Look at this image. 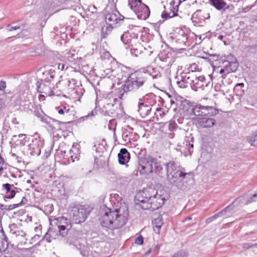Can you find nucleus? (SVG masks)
<instances>
[{"mask_svg":"<svg viewBox=\"0 0 257 257\" xmlns=\"http://www.w3.org/2000/svg\"><path fill=\"white\" fill-rule=\"evenodd\" d=\"M117 103H119L117 97L113 93H111L105 98L104 105H110Z\"/></svg>","mask_w":257,"mask_h":257,"instance_id":"obj_35","label":"nucleus"},{"mask_svg":"<svg viewBox=\"0 0 257 257\" xmlns=\"http://www.w3.org/2000/svg\"><path fill=\"white\" fill-rule=\"evenodd\" d=\"M188 70V72L194 73V72L198 70V65L196 63H192L189 65Z\"/></svg>","mask_w":257,"mask_h":257,"instance_id":"obj_48","label":"nucleus"},{"mask_svg":"<svg viewBox=\"0 0 257 257\" xmlns=\"http://www.w3.org/2000/svg\"><path fill=\"white\" fill-rule=\"evenodd\" d=\"M228 62V64L226 65L224 68H221L219 70V68L214 70L213 73L219 72L220 75L219 78L221 79L219 84L220 86H226L230 84V80L226 79L227 75L231 72H234L236 71L238 67V63L235 60L234 61Z\"/></svg>","mask_w":257,"mask_h":257,"instance_id":"obj_7","label":"nucleus"},{"mask_svg":"<svg viewBox=\"0 0 257 257\" xmlns=\"http://www.w3.org/2000/svg\"><path fill=\"white\" fill-rule=\"evenodd\" d=\"M172 37L176 43L183 45H186L188 38L187 34L181 29H177Z\"/></svg>","mask_w":257,"mask_h":257,"instance_id":"obj_18","label":"nucleus"},{"mask_svg":"<svg viewBox=\"0 0 257 257\" xmlns=\"http://www.w3.org/2000/svg\"><path fill=\"white\" fill-rule=\"evenodd\" d=\"M106 24L111 25L112 26L116 24L118 21L122 20L120 17H118L115 13H108L106 15L105 17Z\"/></svg>","mask_w":257,"mask_h":257,"instance_id":"obj_30","label":"nucleus"},{"mask_svg":"<svg viewBox=\"0 0 257 257\" xmlns=\"http://www.w3.org/2000/svg\"><path fill=\"white\" fill-rule=\"evenodd\" d=\"M146 73H148L149 75L148 79L152 77L153 79L158 78L161 76V73L158 71H156L155 68H149V69L147 70Z\"/></svg>","mask_w":257,"mask_h":257,"instance_id":"obj_40","label":"nucleus"},{"mask_svg":"<svg viewBox=\"0 0 257 257\" xmlns=\"http://www.w3.org/2000/svg\"><path fill=\"white\" fill-rule=\"evenodd\" d=\"M61 154L63 155V159L66 160L68 164H70L71 162V161L69 155L68 154Z\"/></svg>","mask_w":257,"mask_h":257,"instance_id":"obj_58","label":"nucleus"},{"mask_svg":"<svg viewBox=\"0 0 257 257\" xmlns=\"http://www.w3.org/2000/svg\"><path fill=\"white\" fill-rule=\"evenodd\" d=\"M173 130H169L170 133H166L164 132L163 130H158L157 131L155 132V134H157L161 136V138H165L167 139L169 138H172L173 135L171 132Z\"/></svg>","mask_w":257,"mask_h":257,"instance_id":"obj_42","label":"nucleus"},{"mask_svg":"<svg viewBox=\"0 0 257 257\" xmlns=\"http://www.w3.org/2000/svg\"><path fill=\"white\" fill-rule=\"evenodd\" d=\"M10 232L15 235L16 236L24 237L26 235V233L22 229H20L17 224L13 223L10 225Z\"/></svg>","mask_w":257,"mask_h":257,"instance_id":"obj_32","label":"nucleus"},{"mask_svg":"<svg viewBox=\"0 0 257 257\" xmlns=\"http://www.w3.org/2000/svg\"><path fill=\"white\" fill-rule=\"evenodd\" d=\"M138 169L141 174H149L152 173V163H149V157L144 165L139 164Z\"/></svg>","mask_w":257,"mask_h":257,"instance_id":"obj_29","label":"nucleus"},{"mask_svg":"<svg viewBox=\"0 0 257 257\" xmlns=\"http://www.w3.org/2000/svg\"><path fill=\"white\" fill-rule=\"evenodd\" d=\"M128 215L126 206L114 210L107 208L99 221L102 227L106 230H114L121 228L126 223Z\"/></svg>","mask_w":257,"mask_h":257,"instance_id":"obj_1","label":"nucleus"},{"mask_svg":"<svg viewBox=\"0 0 257 257\" xmlns=\"http://www.w3.org/2000/svg\"><path fill=\"white\" fill-rule=\"evenodd\" d=\"M148 73L136 72L132 73L125 80L123 85V92L136 91L144 87L148 80Z\"/></svg>","mask_w":257,"mask_h":257,"instance_id":"obj_3","label":"nucleus"},{"mask_svg":"<svg viewBox=\"0 0 257 257\" xmlns=\"http://www.w3.org/2000/svg\"><path fill=\"white\" fill-rule=\"evenodd\" d=\"M6 87V83L4 81H0V91H5Z\"/></svg>","mask_w":257,"mask_h":257,"instance_id":"obj_63","label":"nucleus"},{"mask_svg":"<svg viewBox=\"0 0 257 257\" xmlns=\"http://www.w3.org/2000/svg\"><path fill=\"white\" fill-rule=\"evenodd\" d=\"M51 135L53 136L54 141H57L60 139H65L70 132L68 130H52Z\"/></svg>","mask_w":257,"mask_h":257,"instance_id":"obj_28","label":"nucleus"},{"mask_svg":"<svg viewBox=\"0 0 257 257\" xmlns=\"http://www.w3.org/2000/svg\"><path fill=\"white\" fill-rule=\"evenodd\" d=\"M116 126V120L115 119H112L109 120L108 128H115Z\"/></svg>","mask_w":257,"mask_h":257,"instance_id":"obj_53","label":"nucleus"},{"mask_svg":"<svg viewBox=\"0 0 257 257\" xmlns=\"http://www.w3.org/2000/svg\"><path fill=\"white\" fill-rule=\"evenodd\" d=\"M244 84L243 83H237L235 85L234 87L233 91L236 95L240 96L242 94L243 92L242 88Z\"/></svg>","mask_w":257,"mask_h":257,"instance_id":"obj_41","label":"nucleus"},{"mask_svg":"<svg viewBox=\"0 0 257 257\" xmlns=\"http://www.w3.org/2000/svg\"><path fill=\"white\" fill-rule=\"evenodd\" d=\"M257 201V193L254 194L251 196L249 197H245L244 195L241 196L237 198H236L234 203H244L245 205H247L248 204L251 203L252 202H255Z\"/></svg>","mask_w":257,"mask_h":257,"instance_id":"obj_25","label":"nucleus"},{"mask_svg":"<svg viewBox=\"0 0 257 257\" xmlns=\"http://www.w3.org/2000/svg\"><path fill=\"white\" fill-rule=\"evenodd\" d=\"M126 49H129L131 53L135 56H138L142 52V46L138 41L136 42V46L135 44H132V45H129L128 47H126Z\"/></svg>","mask_w":257,"mask_h":257,"instance_id":"obj_34","label":"nucleus"},{"mask_svg":"<svg viewBox=\"0 0 257 257\" xmlns=\"http://www.w3.org/2000/svg\"><path fill=\"white\" fill-rule=\"evenodd\" d=\"M218 113V109L212 106H204L200 104L196 105V116H214Z\"/></svg>","mask_w":257,"mask_h":257,"instance_id":"obj_10","label":"nucleus"},{"mask_svg":"<svg viewBox=\"0 0 257 257\" xmlns=\"http://www.w3.org/2000/svg\"><path fill=\"white\" fill-rule=\"evenodd\" d=\"M13 186V185L9 183H6L3 185V189L6 191V195L4 196V199L5 201H6V199H12L15 196L16 192L14 189H12V187Z\"/></svg>","mask_w":257,"mask_h":257,"instance_id":"obj_27","label":"nucleus"},{"mask_svg":"<svg viewBox=\"0 0 257 257\" xmlns=\"http://www.w3.org/2000/svg\"><path fill=\"white\" fill-rule=\"evenodd\" d=\"M183 119L182 118L174 117L172 120L170 121V128H180L178 125V123L181 124L183 123Z\"/></svg>","mask_w":257,"mask_h":257,"instance_id":"obj_39","label":"nucleus"},{"mask_svg":"<svg viewBox=\"0 0 257 257\" xmlns=\"http://www.w3.org/2000/svg\"><path fill=\"white\" fill-rule=\"evenodd\" d=\"M76 83V80L74 79H67L63 80L62 81H59V82L56 84V86L58 87V85L62 83L63 85V90L67 92L68 93H70L74 89Z\"/></svg>","mask_w":257,"mask_h":257,"instance_id":"obj_20","label":"nucleus"},{"mask_svg":"<svg viewBox=\"0 0 257 257\" xmlns=\"http://www.w3.org/2000/svg\"><path fill=\"white\" fill-rule=\"evenodd\" d=\"M14 138L18 137L20 139V144L22 146H24L26 145V142L28 141V138L29 137H27L25 134H20L19 135H14Z\"/></svg>","mask_w":257,"mask_h":257,"instance_id":"obj_44","label":"nucleus"},{"mask_svg":"<svg viewBox=\"0 0 257 257\" xmlns=\"http://www.w3.org/2000/svg\"><path fill=\"white\" fill-rule=\"evenodd\" d=\"M33 107V101H32L30 99L24 101L21 104V107L22 108L23 110L27 112L29 111H32Z\"/></svg>","mask_w":257,"mask_h":257,"instance_id":"obj_36","label":"nucleus"},{"mask_svg":"<svg viewBox=\"0 0 257 257\" xmlns=\"http://www.w3.org/2000/svg\"><path fill=\"white\" fill-rule=\"evenodd\" d=\"M113 29V26L111 25H108L106 24L101 28V37L102 38H105L109 34Z\"/></svg>","mask_w":257,"mask_h":257,"instance_id":"obj_38","label":"nucleus"},{"mask_svg":"<svg viewBox=\"0 0 257 257\" xmlns=\"http://www.w3.org/2000/svg\"><path fill=\"white\" fill-rule=\"evenodd\" d=\"M121 136L122 139L124 141V142H127V141H130V139H127L129 133L127 132V130H121Z\"/></svg>","mask_w":257,"mask_h":257,"instance_id":"obj_50","label":"nucleus"},{"mask_svg":"<svg viewBox=\"0 0 257 257\" xmlns=\"http://www.w3.org/2000/svg\"><path fill=\"white\" fill-rule=\"evenodd\" d=\"M131 121L132 122L135 123L136 126L135 127H143L145 128L147 125V123L145 121L141 120H136L133 118H131L128 121Z\"/></svg>","mask_w":257,"mask_h":257,"instance_id":"obj_45","label":"nucleus"},{"mask_svg":"<svg viewBox=\"0 0 257 257\" xmlns=\"http://www.w3.org/2000/svg\"><path fill=\"white\" fill-rule=\"evenodd\" d=\"M165 200V198L152 187L144 188L138 192L135 197L136 204H139L144 210L157 209L164 204Z\"/></svg>","mask_w":257,"mask_h":257,"instance_id":"obj_2","label":"nucleus"},{"mask_svg":"<svg viewBox=\"0 0 257 257\" xmlns=\"http://www.w3.org/2000/svg\"><path fill=\"white\" fill-rule=\"evenodd\" d=\"M80 145L78 144H74L72 148L68 151H61V153L69 155L71 162H74L76 160H78L80 154Z\"/></svg>","mask_w":257,"mask_h":257,"instance_id":"obj_16","label":"nucleus"},{"mask_svg":"<svg viewBox=\"0 0 257 257\" xmlns=\"http://www.w3.org/2000/svg\"><path fill=\"white\" fill-rule=\"evenodd\" d=\"M46 74V76L45 82L46 83H50L56 76L55 71L53 69H50L49 71H46L43 73V74Z\"/></svg>","mask_w":257,"mask_h":257,"instance_id":"obj_37","label":"nucleus"},{"mask_svg":"<svg viewBox=\"0 0 257 257\" xmlns=\"http://www.w3.org/2000/svg\"><path fill=\"white\" fill-rule=\"evenodd\" d=\"M43 239L46 240L48 242H51L52 241L51 237L47 232L46 233L45 235L43 236Z\"/></svg>","mask_w":257,"mask_h":257,"instance_id":"obj_62","label":"nucleus"},{"mask_svg":"<svg viewBox=\"0 0 257 257\" xmlns=\"http://www.w3.org/2000/svg\"><path fill=\"white\" fill-rule=\"evenodd\" d=\"M210 4L218 11L224 12L229 8V5L223 0H210Z\"/></svg>","mask_w":257,"mask_h":257,"instance_id":"obj_26","label":"nucleus"},{"mask_svg":"<svg viewBox=\"0 0 257 257\" xmlns=\"http://www.w3.org/2000/svg\"><path fill=\"white\" fill-rule=\"evenodd\" d=\"M200 126L203 128L212 127L215 123V120L211 118L201 117L199 119Z\"/></svg>","mask_w":257,"mask_h":257,"instance_id":"obj_33","label":"nucleus"},{"mask_svg":"<svg viewBox=\"0 0 257 257\" xmlns=\"http://www.w3.org/2000/svg\"><path fill=\"white\" fill-rule=\"evenodd\" d=\"M120 103L119 102L110 105H104L103 107L107 115L112 117H115L118 114V111L120 109Z\"/></svg>","mask_w":257,"mask_h":257,"instance_id":"obj_22","label":"nucleus"},{"mask_svg":"<svg viewBox=\"0 0 257 257\" xmlns=\"http://www.w3.org/2000/svg\"><path fill=\"white\" fill-rule=\"evenodd\" d=\"M58 227L59 228V231L60 235H61L62 236H65L67 235L68 230L66 229V226L65 225H59Z\"/></svg>","mask_w":257,"mask_h":257,"instance_id":"obj_47","label":"nucleus"},{"mask_svg":"<svg viewBox=\"0 0 257 257\" xmlns=\"http://www.w3.org/2000/svg\"><path fill=\"white\" fill-rule=\"evenodd\" d=\"M118 163L121 165L126 164L130 159V154L125 148H122L120 150L117 155Z\"/></svg>","mask_w":257,"mask_h":257,"instance_id":"obj_23","label":"nucleus"},{"mask_svg":"<svg viewBox=\"0 0 257 257\" xmlns=\"http://www.w3.org/2000/svg\"><path fill=\"white\" fill-rule=\"evenodd\" d=\"M143 242L144 238L142 235H140L136 239L135 243L139 245H142Z\"/></svg>","mask_w":257,"mask_h":257,"instance_id":"obj_57","label":"nucleus"},{"mask_svg":"<svg viewBox=\"0 0 257 257\" xmlns=\"http://www.w3.org/2000/svg\"><path fill=\"white\" fill-rule=\"evenodd\" d=\"M28 141H31L32 143L28 145V154L32 156H38L41 152V148L43 147L44 143L40 139L39 135L35 133L34 136H31L28 138Z\"/></svg>","mask_w":257,"mask_h":257,"instance_id":"obj_9","label":"nucleus"},{"mask_svg":"<svg viewBox=\"0 0 257 257\" xmlns=\"http://www.w3.org/2000/svg\"><path fill=\"white\" fill-rule=\"evenodd\" d=\"M68 106H63L62 107L58 108V113L61 115H66V116L69 115L70 109Z\"/></svg>","mask_w":257,"mask_h":257,"instance_id":"obj_46","label":"nucleus"},{"mask_svg":"<svg viewBox=\"0 0 257 257\" xmlns=\"http://www.w3.org/2000/svg\"><path fill=\"white\" fill-rule=\"evenodd\" d=\"M217 218H218L217 217V215H216V214H214L212 216H211L210 217H209L207 219H206V223H209L211 222L212 221H213L214 220H215V219H216Z\"/></svg>","mask_w":257,"mask_h":257,"instance_id":"obj_60","label":"nucleus"},{"mask_svg":"<svg viewBox=\"0 0 257 257\" xmlns=\"http://www.w3.org/2000/svg\"><path fill=\"white\" fill-rule=\"evenodd\" d=\"M41 120L44 123H46V125H44V126L45 127H51L52 128H54L55 127L59 126L61 123H70L72 121H68L66 122H62L57 120H56L54 118H52L48 116H44L42 117Z\"/></svg>","mask_w":257,"mask_h":257,"instance_id":"obj_21","label":"nucleus"},{"mask_svg":"<svg viewBox=\"0 0 257 257\" xmlns=\"http://www.w3.org/2000/svg\"><path fill=\"white\" fill-rule=\"evenodd\" d=\"M193 78V73L183 72L181 74L180 79L178 78L177 84L181 88H187L189 85L191 87Z\"/></svg>","mask_w":257,"mask_h":257,"instance_id":"obj_12","label":"nucleus"},{"mask_svg":"<svg viewBox=\"0 0 257 257\" xmlns=\"http://www.w3.org/2000/svg\"><path fill=\"white\" fill-rule=\"evenodd\" d=\"M209 18V14L205 10H198L193 14L192 19L194 22L201 23Z\"/></svg>","mask_w":257,"mask_h":257,"instance_id":"obj_19","label":"nucleus"},{"mask_svg":"<svg viewBox=\"0 0 257 257\" xmlns=\"http://www.w3.org/2000/svg\"><path fill=\"white\" fill-rule=\"evenodd\" d=\"M163 223V219L161 215H159L158 217L153 220L152 224L153 225V229L156 233H160L161 228Z\"/></svg>","mask_w":257,"mask_h":257,"instance_id":"obj_31","label":"nucleus"},{"mask_svg":"<svg viewBox=\"0 0 257 257\" xmlns=\"http://www.w3.org/2000/svg\"><path fill=\"white\" fill-rule=\"evenodd\" d=\"M165 167L167 179L171 184L175 186L182 181L186 175L190 174L183 172L184 169L174 161L167 163Z\"/></svg>","mask_w":257,"mask_h":257,"instance_id":"obj_4","label":"nucleus"},{"mask_svg":"<svg viewBox=\"0 0 257 257\" xmlns=\"http://www.w3.org/2000/svg\"><path fill=\"white\" fill-rule=\"evenodd\" d=\"M147 95L143 96L142 98H140L138 103V111L142 117L148 116L152 110L151 106L148 105L145 101Z\"/></svg>","mask_w":257,"mask_h":257,"instance_id":"obj_14","label":"nucleus"},{"mask_svg":"<svg viewBox=\"0 0 257 257\" xmlns=\"http://www.w3.org/2000/svg\"><path fill=\"white\" fill-rule=\"evenodd\" d=\"M149 162L152 163V173L154 172L160 177H164L166 175V172L163 168V164L157 159L149 156Z\"/></svg>","mask_w":257,"mask_h":257,"instance_id":"obj_11","label":"nucleus"},{"mask_svg":"<svg viewBox=\"0 0 257 257\" xmlns=\"http://www.w3.org/2000/svg\"><path fill=\"white\" fill-rule=\"evenodd\" d=\"M18 205L17 204V203H16V204H11V205H5V210H12L17 207H18Z\"/></svg>","mask_w":257,"mask_h":257,"instance_id":"obj_51","label":"nucleus"},{"mask_svg":"<svg viewBox=\"0 0 257 257\" xmlns=\"http://www.w3.org/2000/svg\"><path fill=\"white\" fill-rule=\"evenodd\" d=\"M172 257H186L184 252H178L175 253Z\"/></svg>","mask_w":257,"mask_h":257,"instance_id":"obj_64","label":"nucleus"},{"mask_svg":"<svg viewBox=\"0 0 257 257\" xmlns=\"http://www.w3.org/2000/svg\"><path fill=\"white\" fill-rule=\"evenodd\" d=\"M191 88L194 91H197L198 89L202 88L203 86H207L208 83L206 82V79L203 75L196 76L193 73Z\"/></svg>","mask_w":257,"mask_h":257,"instance_id":"obj_15","label":"nucleus"},{"mask_svg":"<svg viewBox=\"0 0 257 257\" xmlns=\"http://www.w3.org/2000/svg\"><path fill=\"white\" fill-rule=\"evenodd\" d=\"M6 29L9 31H12L13 30H17L18 29H20L21 26L19 25L12 26L11 25H8Z\"/></svg>","mask_w":257,"mask_h":257,"instance_id":"obj_52","label":"nucleus"},{"mask_svg":"<svg viewBox=\"0 0 257 257\" xmlns=\"http://www.w3.org/2000/svg\"><path fill=\"white\" fill-rule=\"evenodd\" d=\"M247 141L250 143L251 146H257V132L247 137Z\"/></svg>","mask_w":257,"mask_h":257,"instance_id":"obj_43","label":"nucleus"},{"mask_svg":"<svg viewBox=\"0 0 257 257\" xmlns=\"http://www.w3.org/2000/svg\"><path fill=\"white\" fill-rule=\"evenodd\" d=\"M254 245H255V244H253L251 243H244L242 244V246L244 248L248 249V248H249L250 247L254 246Z\"/></svg>","mask_w":257,"mask_h":257,"instance_id":"obj_61","label":"nucleus"},{"mask_svg":"<svg viewBox=\"0 0 257 257\" xmlns=\"http://www.w3.org/2000/svg\"><path fill=\"white\" fill-rule=\"evenodd\" d=\"M138 34L131 33L130 32H124L121 36L120 39L124 45H132L135 44L136 46V42L138 41Z\"/></svg>","mask_w":257,"mask_h":257,"instance_id":"obj_17","label":"nucleus"},{"mask_svg":"<svg viewBox=\"0 0 257 257\" xmlns=\"http://www.w3.org/2000/svg\"><path fill=\"white\" fill-rule=\"evenodd\" d=\"M180 112L187 118L192 115H196V105L193 106L188 101L182 102L180 105Z\"/></svg>","mask_w":257,"mask_h":257,"instance_id":"obj_13","label":"nucleus"},{"mask_svg":"<svg viewBox=\"0 0 257 257\" xmlns=\"http://www.w3.org/2000/svg\"><path fill=\"white\" fill-rule=\"evenodd\" d=\"M69 209L72 221L76 224L84 222L91 212L88 206L80 204H71Z\"/></svg>","mask_w":257,"mask_h":257,"instance_id":"obj_5","label":"nucleus"},{"mask_svg":"<svg viewBox=\"0 0 257 257\" xmlns=\"http://www.w3.org/2000/svg\"><path fill=\"white\" fill-rule=\"evenodd\" d=\"M128 6L139 19L146 20L150 17V8L142 0H128Z\"/></svg>","mask_w":257,"mask_h":257,"instance_id":"obj_6","label":"nucleus"},{"mask_svg":"<svg viewBox=\"0 0 257 257\" xmlns=\"http://www.w3.org/2000/svg\"><path fill=\"white\" fill-rule=\"evenodd\" d=\"M230 205L227 206L223 209H222L221 211L217 213H216L215 214L217 215V217H219L221 216L222 215L224 214V213L228 211V209L229 208Z\"/></svg>","mask_w":257,"mask_h":257,"instance_id":"obj_56","label":"nucleus"},{"mask_svg":"<svg viewBox=\"0 0 257 257\" xmlns=\"http://www.w3.org/2000/svg\"><path fill=\"white\" fill-rule=\"evenodd\" d=\"M51 152V148L50 147H48L46 149H45L44 155L43 156L44 159H47L50 155Z\"/></svg>","mask_w":257,"mask_h":257,"instance_id":"obj_54","label":"nucleus"},{"mask_svg":"<svg viewBox=\"0 0 257 257\" xmlns=\"http://www.w3.org/2000/svg\"><path fill=\"white\" fill-rule=\"evenodd\" d=\"M156 111L155 115L157 119H158L159 116L162 117L165 115L164 112L162 111V109L161 107L156 108Z\"/></svg>","mask_w":257,"mask_h":257,"instance_id":"obj_49","label":"nucleus"},{"mask_svg":"<svg viewBox=\"0 0 257 257\" xmlns=\"http://www.w3.org/2000/svg\"><path fill=\"white\" fill-rule=\"evenodd\" d=\"M187 0H173L170 5L169 8L167 9L165 6V11L162 13L161 17L162 18L168 19L173 18L175 16H178V12L180 11L186 5H188L186 3Z\"/></svg>","mask_w":257,"mask_h":257,"instance_id":"obj_8","label":"nucleus"},{"mask_svg":"<svg viewBox=\"0 0 257 257\" xmlns=\"http://www.w3.org/2000/svg\"><path fill=\"white\" fill-rule=\"evenodd\" d=\"M230 205L227 206L223 209H222L221 211L217 213H216L215 214L217 215V217H219L221 216L222 215L224 214V213L228 211V209L229 208Z\"/></svg>","mask_w":257,"mask_h":257,"instance_id":"obj_55","label":"nucleus"},{"mask_svg":"<svg viewBox=\"0 0 257 257\" xmlns=\"http://www.w3.org/2000/svg\"><path fill=\"white\" fill-rule=\"evenodd\" d=\"M1 231L2 233V236H1L2 241L9 242L8 238L7 237V235L5 234L4 230L2 229Z\"/></svg>","mask_w":257,"mask_h":257,"instance_id":"obj_59","label":"nucleus"},{"mask_svg":"<svg viewBox=\"0 0 257 257\" xmlns=\"http://www.w3.org/2000/svg\"><path fill=\"white\" fill-rule=\"evenodd\" d=\"M45 83L40 82L39 81H37V89L40 93H44L47 95H50L52 94L53 91L52 88L53 85H48Z\"/></svg>","mask_w":257,"mask_h":257,"instance_id":"obj_24","label":"nucleus"}]
</instances>
